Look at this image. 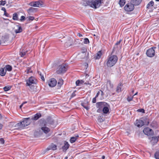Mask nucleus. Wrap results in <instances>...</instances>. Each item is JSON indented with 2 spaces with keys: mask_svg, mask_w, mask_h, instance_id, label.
Segmentation results:
<instances>
[{
  "mask_svg": "<svg viewBox=\"0 0 159 159\" xmlns=\"http://www.w3.org/2000/svg\"><path fill=\"white\" fill-rule=\"evenodd\" d=\"M101 1L102 0H92L91 2L89 0H85L83 1L82 5L84 6H89L93 8L96 9L100 6Z\"/></svg>",
  "mask_w": 159,
  "mask_h": 159,
  "instance_id": "f257e3e1",
  "label": "nucleus"
},
{
  "mask_svg": "<svg viewBox=\"0 0 159 159\" xmlns=\"http://www.w3.org/2000/svg\"><path fill=\"white\" fill-rule=\"evenodd\" d=\"M30 122L31 121L29 118H25L22 121L16 124L15 127L18 129H21L29 125Z\"/></svg>",
  "mask_w": 159,
  "mask_h": 159,
  "instance_id": "f03ea898",
  "label": "nucleus"
},
{
  "mask_svg": "<svg viewBox=\"0 0 159 159\" xmlns=\"http://www.w3.org/2000/svg\"><path fill=\"white\" fill-rule=\"evenodd\" d=\"M118 60L117 57L115 55L111 56L109 57L107 62V65L108 67H111L114 66Z\"/></svg>",
  "mask_w": 159,
  "mask_h": 159,
  "instance_id": "7ed1b4c3",
  "label": "nucleus"
},
{
  "mask_svg": "<svg viewBox=\"0 0 159 159\" xmlns=\"http://www.w3.org/2000/svg\"><path fill=\"white\" fill-rule=\"evenodd\" d=\"M67 69V66L64 64L59 65L57 69V72L58 74L63 73L66 72Z\"/></svg>",
  "mask_w": 159,
  "mask_h": 159,
  "instance_id": "20e7f679",
  "label": "nucleus"
},
{
  "mask_svg": "<svg viewBox=\"0 0 159 159\" xmlns=\"http://www.w3.org/2000/svg\"><path fill=\"white\" fill-rule=\"evenodd\" d=\"M29 5L34 7H40L43 6V2L40 1L32 2L29 3Z\"/></svg>",
  "mask_w": 159,
  "mask_h": 159,
  "instance_id": "39448f33",
  "label": "nucleus"
},
{
  "mask_svg": "<svg viewBox=\"0 0 159 159\" xmlns=\"http://www.w3.org/2000/svg\"><path fill=\"white\" fill-rule=\"evenodd\" d=\"M155 48H156V47H152L147 51L146 54L148 57H152L154 56L155 51L154 49Z\"/></svg>",
  "mask_w": 159,
  "mask_h": 159,
  "instance_id": "423d86ee",
  "label": "nucleus"
},
{
  "mask_svg": "<svg viewBox=\"0 0 159 159\" xmlns=\"http://www.w3.org/2000/svg\"><path fill=\"white\" fill-rule=\"evenodd\" d=\"M36 79L34 77L31 76L27 81L26 84L30 86L33 84H36Z\"/></svg>",
  "mask_w": 159,
  "mask_h": 159,
  "instance_id": "0eeeda50",
  "label": "nucleus"
},
{
  "mask_svg": "<svg viewBox=\"0 0 159 159\" xmlns=\"http://www.w3.org/2000/svg\"><path fill=\"white\" fill-rule=\"evenodd\" d=\"M124 9L127 11H131L134 9V6L130 2L127 4L124 7Z\"/></svg>",
  "mask_w": 159,
  "mask_h": 159,
  "instance_id": "6e6552de",
  "label": "nucleus"
},
{
  "mask_svg": "<svg viewBox=\"0 0 159 159\" xmlns=\"http://www.w3.org/2000/svg\"><path fill=\"white\" fill-rule=\"evenodd\" d=\"M144 133L148 136H152L153 134V130L149 128H145L143 130Z\"/></svg>",
  "mask_w": 159,
  "mask_h": 159,
  "instance_id": "1a4fd4ad",
  "label": "nucleus"
},
{
  "mask_svg": "<svg viewBox=\"0 0 159 159\" xmlns=\"http://www.w3.org/2000/svg\"><path fill=\"white\" fill-rule=\"evenodd\" d=\"M57 83V82L55 79L52 78L49 80L48 81V85L50 87H53L55 86Z\"/></svg>",
  "mask_w": 159,
  "mask_h": 159,
  "instance_id": "9d476101",
  "label": "nucleus"
},
{
  "mask_svg": "<svg viewBox=\"0 0 159 159\" xmlns=\"http://www.w3.org/2000/svg\"><path fill=\"white\" fill-rule=\"evenodd\" d=\"M96 105L97 107L99 109H101L102 108L103 109L104 107L108 105V104L104 102H97Z\"/></svg>",
  "mask_w": 159,
  "mask_h": 159,
  "instance_id": "9b49d317",
  "label": "nucleus"
},
{
  "mask_svg": "<svg viewBox=\"0 0 159 159\" xmlns=\"http://www.w3.org/2000/svg\"><path fill=\"white\" fill-rule=\"evenodd\" d=\"M144 125V122L140 120H137L135 123V125L138 127H141Z\"/></svg>",
  "mask_w": 159,
  "mask_h": 159,
  "instance_id": "f8f14e48",
  "label": "nucleus"
},
{
  "mask_svg": "<svg viewBox=\"0 0 159 159\" xmlns=\"http://www.w3.org/2000/svg\"><path fill=\"white\" fill-rule=\"evenodd\" d=\"M142 0H131V3L134 6V5L136 6L139 4Z\"/></svg>",
  "mask_w": 159,
  "mask_h": 159,
  "instance_id": "ddd939ff",
  "label": "nucleus"
},
{
  "mask_svg": "<svg viewBox=\"0 0 159 159\" xmlns=\"http://www.w3.org/2000/svg\"><path fill=\"white\" fill-rule=\"evenodd\" d=\"M102 54V52L100 51L94 55L93 57L95 59H99L101 57Z\"/></svg>",
  "mask_w": 159,
  "mask_h": 159,
  "instance_id": "4468645a",
  "label": "nucleus"
},
{
  "mask_svg": "<svg viewBox=\"0 0 159 159\" xmlns=\"http://www.w3.org/2000/svg\"><path fill=\"white\" fill-rule=\"evenodd\" d=\"M79 136L78 134L75 135L74 136L71 137L70 139V142L71 143H74L79 137Z\"/></svg>",
  "mask_w": 159,
  "mask_h": 159,
  "instance_id": "2eb2a0df",
  "label": "nucleus"
},
{
  "mask_svg": "<svg viewBox=\"0 0 159 159\" xmlns=\"http://www.w3.org/2000/svg\"><path fill=\"white\" fill-rule=\"evenodd\" d=\"M109 105L108 104V105L104 107L102 109V111L104 114H107L109 111Z\"/></svg>",
  "mask_w": 159,
  "mask_h": 159,
  "instance_id": "dca6fc26",
  "label": "nucleus"
},
{
  "mask_svg": "<svg viewBox=\"0 0 159 159\" xmlns=\"http://www.w3.org/2000/svg\"><path fill=\"white\" fill-rule=\"evenodd\" d=\"M16 29L15 30V32L16 33H20L22 31V28L20 26L18 25H16Z\"/></svg>",
  "mask_w": 159,
  "mask_h": 159,
  "instance_id": "f3484780",
  "label": "nucleus"
},
{
  "mask_svg": "<svg viewBox=\"0 0 159 159\" xmlns=\"http://www.w3.org/2000/svg\"><path fill=\"white\" fill-rule=\"evenodd\" d=\"M6 71L4 68H2L0 69V75L2 76L5 75Z\"/></svg>",
  "mask_w": 159,
  "mask_h": 159,
  "instance_id": "a211bd4d",
  "label": "nucleus"
},
{
  "mask_svg": "<svg viewBox=\"0 0 159 159\" xmlns=\"http://www.w3.org/2000/svg\"><path fill=\"white\" fill-rule=\"evenodd\" d=\"M41 116L40 113H37L34 115V117L32 118V120H37L40 118Z\"/></svg>",
  "mask_w": 159,
  "mask_h": 159,
  "instance_id": "6ab92c4d",
  "label": "nucleus"
},
{
  "mask_svg": "<svg viewBox=\"0 0 159 159\" xmlns=\"http://www.w3.org/2000/svg\"><path fill=\"white\" fill-rule=\"evenodd\" d=\"M69 144L68 142H65L64 145L62 147L63 151H66L69 148Z\"/></svg>",
  "mask_w": 159,
  "mask_h": 159,
  "instance_id": "aec40b11",
  "label": "nucleus"
},
{
  "mask_svg": "<svg viewBox=\"0 0 159 159\" xmlns=\"http://www.w3.org/2000/svg\"><path fill=\"white\" fill-rule=\"evenodd\" d=\"M41 129L46 134L47 133L50 131V129L46 127H42Z\"/></svg>",
  "mask_w": 159,
  "mask_h": 159,
  "instance_id": "412c9836",
  "label": "nucleus"
},
{
  "mask_svg": "<svg viewBox=\"0 0 159 159\" xmlns=\"http://www.w3.org/2000/svg\"><path fill=\"white\" fill-rule=\"evenodd\" d=\"M36 10V9L32 7H31L29 9L27 10L28 13L31 14L33 12Z\"/></svg>",
  "mask_w": 159,
  "mask_h": 159,
  "instance_id": "4be33fe9",
  "label": "nucleus"
},
{
  "mask_svg": "<svg viewBox=\"0 0 159 159\" xmlns=\"http://www.w3.org/2000/svg\"><path fill=\"white\" fill-rule=\"evenodd\" d=\"M84 82V80H77L75 82V84L77 86L80 85V84H83Z\"/></svg>",
  "mask_w": 159,
  "mask_h": 159,
  "instance_id": "5701e85b",
  "label": "nucleus"
},
{
  "mask_svg": "<svg viewBox=\"0 0 159 159\" xmlns=\"http://www.w3.org/2000/svg\"><path fill=\"white\" fill-rule=\"evenodd\" d=\"M57 146L56 145L52 144L49 146V149H51L54 150L57 149Z\"/></svg>",
  "mask_w": 159,
  "mask_h": 159,
  "instance_id": "b1692460",
  "label": "nucleus"
},
{
  "mask_svg": "<svg viewBox=\"0 0 159 159\" xmlns=\"http://www.w3.org/2000/svg\"><path fill=\"white\" fill-rule=\"evenodd\" d=\"M47 122L48 123H49L51 125L53 124L54 123L53 120L50 117L47 118Z\"/></svg>",
  "mask_w": 159,
  "mask_h": 159,
  "instance_id": "393cba45",
  "label": "nucleus"
},
{
  "mask_svg": "<svg viewBox=\"0 0 159 159\" xmlns=\"http://www.w3.org/2000/svg\"><path fill=\"white\" fill-rule=\"evenodd\" d=\"M12 19L15 20H18V17L17 13H15L13 14Z\"/></svg>",
  "mask_w": 159,
  "mask_h": 159,
  "instance_id": "a878e982",
  "label": "nucleus"
},
{
  "mask_svg": "<svg viewBox=\"0 0 159 159\" xmlns=\"http://www.w3.org/2000/svg\"><path fill=\"white\" fill-rule=\"evenodd\" d=\"M81 105L85 109H86L87 110H88L89 108L88 106V105L87 103L83 102L81 103Z\"/></svg>",
  "mask_w": 159,
  "mask_h": 159,
  "instance_id": "bb28decb",
  "label": "nucleus"
},
{
  "mask_svg": "<svg viewBox=\"0 0 159 159\" xmlns=\"http://www.w3.org/2000/svg\"><path fill=\"white\" fill-rule=\"evenodd\" d=\"M5 70L9 71H11L12 70V67L11 66L9 65H6L5 67H4Z\"/></svg>",
  "mask_w": 159,
  "mask_h": 159,
  "instance_id": "cd10ccee",
  "label": "nucleus"
},
{
  "mask_svg": "<svg viewBox=\"0 0 159 159\" xmlns=\"http://www.w3.org/2000/svg\"><path fill=\"white\" fill-rule=\"evenodd\" d=\"M125 3V0H120L119 2V4L121 7H122L124 6Z\"/></svg>",
  "mask_w": 159,
  "mask_h": 159,
  "instance_id": "c85d7f7f",
  "label": "nucleus"
},
{
  "mask_svg": "<svg viewBox=\"0 0 159 159\" xmlns=\"http://www.w3.org/2000/svg\"><path fill=\"white\" fill-rule=\"evenodd\" d=\"M121 84H119L117 86L116 88V91L119 93L121 91Z\"/></svg>",
  "mask_w": 159,
  "mask_h": 159,
  "instance_id": "c756f323",
  "label": "nucleus"
},
{
  "mask_svg": "<svg viewBox=\"0 0 159 159\" xmlns=\"http://www.w3.org/2000/svg\"><path fill=\"white\" fill-rule=\"evenodd\" d=\"M151 141H154V143H157L158 141V138L157 137H153L152 138Z\"/></svg>",
  "mask_w": 159,
  "mask_h": 159,
  "instance_id": "7c9ffc66",
  "label": "nucleus"
},
{
  "mask_svg": "<svg viewBox=\"0 0 159 159\" xmlns=\"http://www.w3.org/2000/svg\"><path fill=\"white\" fill-rule=\"evenodd\" d=\"M63 80L62 79H60L58 82L57 84L59 86H61L63 84Z\"/></svg>",
  "mask_w": 159,
  "mask_h": 159,
  "instance_id": "2f4dec72",
  "label": "nucleus"
},
{
  "mask_svg": "<svg viewBox=\"0 0 159 159\" xmlns=\"http://www.w3.org/2000/svg\"><path fill=\"white\" fill-rule=\"evenodd\" d=\"M154 5V2L152 1L150 2L147 5V8H149V7H152Z\"/></svg>",
  "mask_w": 159,
  "mask_h": 159,
  "instance_id": "473e14b6",
  "label": "nucleus"
},
{
  "mask_svg": "<svg viewBox=\"0 0 159 159\" xmlns=\"http://www.w3.org/2000/svg\"><path fill=\"white\" fill-rule=\"evenodd\" d=\"M155 157L156 159H159V151H157L155 154Z\"/></svg>",
  "mask_w": 159,
  "mask_h": 159,
  "instance_id": "72a5a7b5",
  "label": "nucleus"
},
{
  "mask_svg": "<svg viewBox=\"0 0 159 159\" xmlns=\"http://www.w3.org/2000/svg\"><path fill=\"white\" fill-rule=\"evenodd\" d=\"M11 89V87L9 86H6L4 87L3 89L5 91L9 90Z\"/></svg>",
  "mask_w": 159,
  "mask_h": 159,
  "instance_id": "f704fd0d",
  "label": "nucleus"
},
{
  "mask_svg": "<svg viewBox=\"0 0 159 159\" xmlns=\"http://www.w3.org/2000/svg\"><path fill=\"white\" fill-rule=\"evenodd\" d=\"M39 75L41 79V80H42L44 81L45 80V79H44V78L43 75L42 74V73L41 72H39Z\"/></svg>",
  "mask_w": 159,
  "mask_h": 159,
  "instance_id": "c9c22d12",
  "label": "nucleus"
},
{
  "mask_svg": "<svg viewBox=\"0 0 159 159\" xmlns=\"http://www.w3.org/2000/svg\"><path fill=\"white\" fill-rule=\"evenodd\" d=\"M89 40L88 38H85L84 39V44H88L89 43Z\"/></svg>",
  "mask_w": 159,
  "mask_h": 159,
  "instance_id": "e433bc0d",
  "label": "nucleus"
},
{
  "mask_svg": "<svg viewBox=\"0 0 159 159\" xmlns=\"http://www.w3.org/2000/svg\"><path fill=\"white\" fill-rule=\"evenodd\" d=\"M98 121L100 122H102L104 121L103 119L101 116L98 117Z\"/></svg>",
  "mask_w": 159,
  "mask_h": 159,
  "instance_id": "4c0bfd02",
  "label": "nucleus"
},
{
  "mask_svg": "<svg viewBox=\"0 0 159 159\" xmlns=\"http://www.w3.org/2000/svg\"><path fill=\"white\" fill-rule=\"evenodd\" d=\"M6 2L5 1H0V5L4 6L6 4Z\"/></svg>",
  "mask_w": 159,
  "mask_h": 159,
  "instance_id": "58836bf2",
  "label": "nucleus"
},
{
  "mask_svg": "<svg viewBox=\"0 0 159 159\" xmlns=\"http://www.w3.org/2000/svg\"><path fill=\"white\" fill-rule=\"evenodd\" d=\"M25 54V52H20V55L21 57H23Z\"/></svg>",
  "mask_w": 159,
  "mask_h": 159,
  "instance_id": "ea45409f",
  "label": "nucleus"
},
{
  "mask_svg": "<svg viewBox=\"0 0 159 159\" xmlns=\"http://www.w3.org/2000/svg\"><path fill=\"white\" fill-rule=\"evenodd\" d=\"M4 140L3 138H1L0 139V143L2 144H4Z\"/></svg>",
  "mask_w": 159,
  "mask_h": 159,
  "instance_id": "a19ab883",
  "label": "nucleus"
},
{
  "mask_svg": "<svg viewBox=\"0 0 159 159\" xmlns=\"http://www.w3.org/2000/svg\"><path fill=\"white\" fill-rule=\"evenodd\" d=\"M137 111L138 112H142V113H144V110L143 109H138Z\"/></svg>",
  "mask_w": 159,
  "mask_h": 159,
  "instance_id": "79ce46f5",
  "label": "nucleus"
},
{
  "mask_svg": "<svg viewBox=\"0 0 159 159\" xmlns=\"http://www.w3.org/2000/svg\"><path fill=\"white\" fill-rule=\"evenodd\" d=\"M28 20H33L34 19V17L33 16H29L28 17Z\"/></svg>",
  "mask_w": 159,
  "mask_h": 159,
  "instance_id": "37998d69",
  "label": "nucleus"
},
{
  "mask_svg": "<svg viewBox=\"0 0 159 159\" xmlns=\"http://www.w3.org/2000/svg\"><path fill=\"white\" fill-rule=\"evenodd\" d=\"M25 17L24 16H21L20 19V20L21 21H23L25 20Z\"/></svg>",
  "mask_w": 159,
  "mask_h": 159,
  "instance_id": "c03bdc74",
  "label": "nucleus"
},
{
  "mask_svg": "<svg viewBox=\"0 0 159 159\" xmlns=\"http://www.w3.org/2000/svg\"><path fill=\"white\" fill-rule=\"evenodd\" d=\"M133 97H128L127 98V100L129 102H130V101H132L133 99Z\"/></svg>",
  "mask_w": 159,
  "mask_h": 159,
  "instance_id": "a18cd8bd",
  "label": "nucleus"
},
{
  "mask_svg": "<svg viewBox=\"0 0 159 159\" xmlns=\"http://www.w3.org/2000/svg\"><path fill=\"white\" fill-rule=\"evenodd\" d=\"M75 95H76V94H75V92L74 91L72 93V94L70 96L71 98H72L74 97L75 96Z\"/></svg>",
  "mask_w": 159,
  "mask_h": 159,
  "instance_id": "49530a36",
  "label": "nucleus"
},
{
  "mask_svg": "<svg viewBox=\"0 0 159 159\" xmlns=\"http://www.w3.org/2000/svg\"><path fill=\"white\" fill-rule=\"evenodd\" d=\"M96 98V97H95V98H93V100H92V102H93V103H95L96 102V98Z\"/></svg>",
  "mask_w": 159,
  "mask_h": 159,
  "instance_id": "de8ad7c7",
  "label": "nucleus"
},
{
  "mask_svg": "<svg viewBox=\"0 0 159 159\" xmlns=\"http://www.w3.org/2000/svg\"><path fill=\"white\" fill-rule=\"evenodd\" d=\"M4 15L6 16L7 17H9V14L7 13L6 11V12H4Z\"/></svg>",
  "mask_w": 159,
  "mask_h": 159,
  "instance_id": "09e8293b",
  "label": "nucleus"
},
{
  "mask_svg": "<svg viewBox=\"0 0 159 159\" xmlns=\"http://www.w3.org/2000/svg\"><path fill=\"white\" fill-rule=\"evenodd\" d=\"M100 91H98L97 92V94H96V95L95 97H96V98L98 97V95H99V94H100Z\"/></svg>",
  "mask_w": 159,
  "mask_h": 159,
  "instance_id": "8fccbe9b",
  "label": "nucleus"
},
{
  "mask_svg": "<svg viewBox=\"0 0 159 159\" xmlns=\"http://www.w3.org/2000/svg\"><path fill=\"white\" fill-rule=\"evenodd\" d=\"M2 10L4 11V12H6V11L5 8L4 7L2 8Z\"/></svg>",
  "mask_w": 159,
  "mask_h": 159,
  "instance_id": "3c124183",
  "label": "nucleus"
},
{
  "mask_svg": "<svg viewBox=\"0 0 159 159\" xmlns=\"http://www.w3.org/2000/svg\"><path fill=\"white\" fill-rule=\"evenodd\" d=\"M121 41V40H120L119 41L117 42L116 43V45L119 44L120 43Z\"/></svg>",
  "mask_w": 159,
  "mask_h": 159,
  "instance_id": "603ef678",
  "label": "nucleus"
},
{
  "mask_svg": "<svg viewBox=\"0 0 159 159\" xmlns=\"http://www.w3.org/2000/svg\"><path fill=\"white\" fill-rule=\"evenodd\" d=\"M2 125L0 123V129H2Z\"/></svg>",
  "mask_w": 159,
  "mask_h": 159,
  "instance_id": "864d4df0",
  "label": "nucleus"
},
{
  "mask_svg": "<svg viewBox=\"0 0 159 159\" xmlns=\"http://www.w3.org/2000/svg\"><path fill=\"white\" fill-rule=\"evenodd\" d=\"M78 35L79 37H81V36H82V35L81 34H80V33H78Z\"/></svg>",
  "mask_w": 159,
  "mask_h": 159,
  "instance_id": "5fc2aeb1",
  "label": "nucleus"
},
{
  "mask_svg": "<svg viewBox=\"0 0 159 159\" xmlns=\"http://www.w3.org/2000/svg\"><path fill=\"white\" fill-rule=\"evenodd\" d=\"M100 92H101V95L102 96L103 94V91H101V90H100Z\"/></svg>",
  "mask_w": 159,
  "mask_h": 159,
  "instance_id": "6e6d98bb",
  "label": "nucleus"
},
{
  "mask_svg": "<svg viewBox=\"0 0 159 159\" xmlns=\"http://www.w3.org/2000/svg\"><path fill=\"white\" fill-rule=\"evenodd\" d=\"M84 84H88L89 85H91V84L89 83H84Z\"/></svg>",
  "mask_w": 159,
  "mask_h": 159,
  "instance_id": "4d7b16f0",
  "label": "nucleus"
},
{
  "mask_svg": "<svg viewBox=\"0 0 159 159\" xmlns=\"http://www.w3.org/2000/svg\"><path fill=\"white\" fill-rule=\"evenodd\" d=\"M31 71H30V69H28V70H27V72L28 73H29V72H31Z\"/></svg>",
  "mask_w": 159,
  "mask_h": 159,
  "instance_id": "13d9d810",
  "label": "nucleus"
},
{
  "mask_svg": "<svg viewBox=\"0 0 159 159\" xmlns=\"http://www.w3.org/2000/svg\"><path fill=\"white\" fill-rule=\"evenodd\" d=\"M147 124H146L145 123V125H148L149 124V121L148 120H147Z\"/></svg>",
  "mask_w": 159,
  "mask_h": 159,
  "instance_id": "bf43d9fd",
  "label": "nucleus"
},
{
  "mask_svg": "<svg viewBox=\"0 0 159 159\" xmlns=\"http://www.w3.org/2000/svg\"><path fill=\"white\" fill-rule=\"evenodd\" d=\"M26 103H27L26 102H24L22 104L23 105V104H24Z\"/></svg>",
  "mask_w": 159,
  "mask_h": 159,
  "instance_id": "052dcab7",
  "label": "nucleus"
},
{
  "mask_svg": "<svg viewBox=\"0 0 159 159\" xmlns=\"http://www.w3.org/2000/svg\"><path fill=\"white\" fill-rule=\"evenodd\" d=\"M105 158V156H103L102 157V159H104Z\"/></svg>",
  "mask_w": 159,
  "mask_h": 159,
  "instance_id": "680f3d73",
  "label": "nucleus"
},
{
  "mask_svg": "<svg viewBox=\"0 0 159 159\" xmlns=\"http://www.w3.org/2000/svg\"><path fill=\"white\" fill-rule=\"evenodd\" d=\"M137 93H138V92H136V93H135L133 95V97H134V96H135V95H137Z\"/></svg>",
  "mask_w": 159,
  "mask_h": 159,
  "instance_id": "e2e57ef3",
  "label": "nucleus"
},
{
  "mask_svg": "<svg viewBox=\"0 0 159 159\" xmlns=\"http://www.w3.org/2000/svg\"><path fill=\"white\" fill-rule=\"evenodd\" d=\"M2 116L1 114H0V120L2 118Z\"/></svg>",
  "mask_w": 159,
  "mask_h": 159,
  "instance_id": "0e129e2a",
  "label": "nucleus"
},
{
  "mask_svg": "<svg viewBox=\"0 0 159 159\" xmlns=\"http://www.w3.org/2000/svg\"><path fill=\"white\" fill-rule=\"evenodd\" d=\"M107 83H109V84H111V82L110 81H108V82H107Z\"/></svg>",
  "mask_w": 159,
  "mask_h": 159,
  "instance_id": "69168bd1",
  "label": "nucleus"
},
{
  "mask_svg": "<svg viewBox=\"0 0 159 159\" xmlns=\"http://www.w3.org/2000/svg\"><path fill=\"white\" fill-rule=\"evenodd\" d=\"M68 157H65L64 159H67Z\"/></svg>",
  "mask_w": 159,
  "mask_h": 159,
  "instance_id": "338daca9",
  "label": "nucleus"
},
{
  "mask_svg": "<svg viewBox=\"0 0 159 159\" xmlns=\"http://www.w3.org/2000/svg\"><path fill=\"white\" fill-rule=\"evenodd\" d=\"M23 105L22 104L20 106V108H21L22 107V106Z\"/></svg>",
  "mask_w": 159,
  "mask_h": 159,
  "instance_id": "774afa93",
  "label": "nucleus"
}]
</instances>
